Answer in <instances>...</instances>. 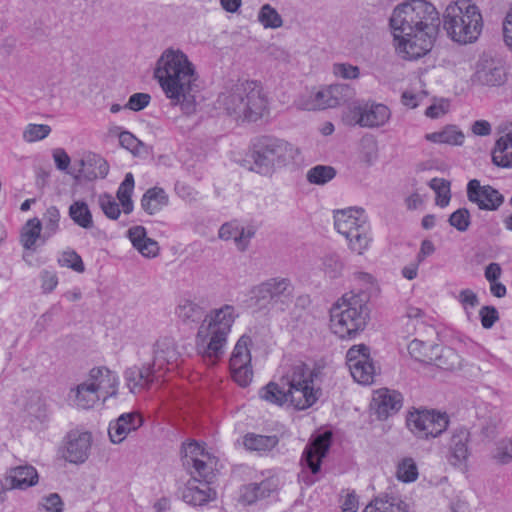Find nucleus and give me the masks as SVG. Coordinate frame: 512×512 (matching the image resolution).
I'll use <instances>...</instances> for the list:
<instances>
[{
  "instance_id": "nucleus-54",
  "label": "nucleus",
  "mask_w": 512,
  "mask_h": 512,
  "mask_svg": "<svg viewBox=\"0 0 512 512\" xmlns=\"http://www.w3.org/2000/svg\"><path fill=\"white\" fill-rule=\"evenodd\" d=\"M458 301L461 303L467 317L470 319L472 312L470 309L479 304V298L475 292L470 289H463L458 295Z\"/></svg>"
},
{
  "instance_id": "nucleus-29",
  "label": "nucleus",
  "mask_w": 512,
  "mask_h": 512,
  "mask_svg": "<svg viewBox=\"0 0 512 512\" xmlns=\"http://www.w3.org/2000/svg\"><path fill=\"white\" fill-rule=\"evenodd\" d=\"M38 478L37 470L31 465L15 467L6 477V482H9L6 489H27L36 485Z\"/></svg>"
},
{
  "instance_id": "nucleus-4",
  "label": "nucleus",
  "mask_w": 512,
  "mask_h": 512,
  "mask_svg": "<svg viewBox=\"0 0 512 512\" xmlns=\"http://www.w3.org/2000/svg\"><path fill=\"white\" fill-rule=\"evenodd\" d=\"M218 109L235 119L257 121L267 110L268 100L256 81H237L224 87L216 100Z\"/></svg>"
},
{
  "instance_id": "nucleus-64",
  "label": "nucleus",
  "mask_w": 512,
  "mask_h": 512,
  "mask_svg": "<svg viewBox=\"0 0 512 512\" xmlns=\"http://www.w3.org/2000/svg\"><path fill=\"white\" fill-rule=\"evenodd\" d=\"M359 507L358 496L355 491L347 490L341 505L342 512H356Z\"/></svg>"
},
{
  "instance_id": "nucleus-14",
  "label": "nucleus",
  "mask_w": 512,
  "mask_h": 512,
  "mask_svg": "<svg viewBox=\"0 0 512 512\" xmlns=\"http://www.w3.org/2000/svg\"><path fill=\"white\" fill-rule=\"evenodd\" d=\"M346 362L355 381L363 385L374 382L376 368L368 346L364 344L352 346L347 351Z\"/></svg>"
},
{
  "instance_id": "nucleus-44",
  "label": "nucleus",
  "mask_w": 512,
  "mask_h": 512,
  "mask_svg": "<svg viewBox=\"0 0 512 512\" xmlns=\"http://www.w3.org/2000/svg\"><path fill=\"white\" fill-rule=\"evenodd\" d=\"M396 476L398 480L404 483L416 481L418 478V468L414 459L411 457L402 459L397 465Z\"/></svg>"
},
{
  "instance_id": "nucleus-6",
  "label": "nucleus",
  "mask_w": 512,
  "mask_h": 512,
  "mask_svg": "<svg viewBox=\"0 0 512 512\" xmlns=\"http://www.w3.org/2000/svg\"><path fill=\"white\" fill-rule=\"evenodd\" d=\"M300 150L294 144L273 136H260L252 140L250 170L263 176L272 175L276 169L294 164Z\"/></svg>"
},
{
  "instance_id": "nucleus-18",
  "label": "nucleus",
  "mask_w": 512,
  "mask_h": 512,
  "mask_svg": "<svg viewBox=\"0 0 512 512\" xmlns=\"http://www.w3.org/2000/svg\"><path fill=\"white\" fill-rule=\"evenodd\" d=\"M331 446V433L325 432L310 441L302 454L301 463L313 474L320 471L322 459L327 455Z\"/></svg>"
},
{
  "instance_id": "nucleus-48",
  "label": "nucleus",
  "mask_w": 512,
  "mask_h": 512,
  "mask_svg": "<svg viewBox=\"0 0 512 512\" xmlns=\"http://www.w3.org/2000/svg\"><path fill=\"white\" fill-rule=\"evenodd\" d=\"M493 459L501 465L508 464L512 461V440L509 438L502 439L497 442Z\"/></svg>"
},
{
  "instance_id": "nucleus-23",
  "label": "nucleus",
  "mask_w": 512,
  "mask_h": 512,
  "mask_svg": "<svg viewBox=\"0 0 512 512\" xmlns=\"http://www.w3.org/2000/svg\"><path fill=\"white\" fill-rule=\"evenodd\" d=\"M358 116L356 123L361 127H379L384 125L391 116L390 109L379 103L365 104L354 109Z\"/></svg>"
},
{
  "instance_id": "nucleus-27",
  "label": "nucleus",
  "mask_w": 512,
  "mask_h": 512,
  "mask_svg": "<svg viewBox=\"0 0 512 512\" xmlns=\"http://www.w3.org/2000/svg\"><path fill=\"white\" fill-rule=\"evenodd\" d=\"M277 488V480L274 478H267L260 483H250L242 487L240 501L248 505L254 504L269 497Z\"/></svg>"
},
{
  "instance_id": "nucleus-31",
  "label": "nucleus",
  "mask_w": 512,
  "mask_h": 512,
  "mask_svg": "<svg viewBox=\"0 0 512 512\" xmlns=\"http://www.w3.org/2000/svg\"><path fill=\"white\" fill-rule=\"evenodd\" d=\"M70 393L74 394L75 404L82 409L92 408L101 399L100 394L88 379L72 388Z\"/></svg>"
},
{
  "instance_id": "nucleus-53",
  "label": "nucleus",
  "mask_w": 512,
  "mask_h": 512,
  "mask_svg": "<svg viewBox=\"0 0 512 512\" xmlns=\"http://www.w3.org/2000/svg\"><path fill=\"white\" fill-rule=\"evenodd\" d=\"M256 230L253 226H240L234 243L237 249L244 252L248 249L251 239L255 236Z\"/></svg>"
},
{
  "instance_id": "nucleus-8",
  "label": "nucleus",
  "mask_w": 512,
  "mask_h": 512,
  "mask_svg": "<svg viewBox=\"0 0 512 512\" xmlns=\"http://www.w3.org/2000/svg\"><path fill=\"white\" fill-rule=\"evenodd\" d=\"M443 28L453 41L460 44L473 43L483 28L482 15L470 0H457L446 7Z\"/></svg>"
},
{
  "instance_id": "nucleus-58",
  "label": "nucleus",
  "mask_w": 512,
  "mask_h": 512,
  "mask_svg": "<svg viewBox=\"0 0 512 512\" xmlns=\"http://www.w3.org/2000/svg\"><path fill=\"white\" fill-rule=\"evenodd\" d=\"M184 465L190 467L192 463V459L194 457H203L210 459L208 453L204 451V449L197 442H190L184 446Z\"/></svg>"
},
{
  "instance_id": "nucleus-28",
  "label": "nucleus",
  "mask_w": 512,
  "mask_h": 512,
  "mask_svg": "<svg viewBox=\"0 0 512 512\" xmlns=\"http://www.w3.org/2000/svg\"><path fill=\"white\" fill-rule=\"evenodd\" d=\"M127 237L131 241L133 247L144 257H156L159 252L157 241L147 237L146 229L137 225L129 228Z\"/></svg>"
},
{
  "instance_id": "nucleus-50",
  "label": "nucleus",
  "mask_w": 512,
  "mask_h": 512,
  "mask_svg": "<svg viewBox=\"0 0 512 512\" xmlns=\"http://www.w3.org/2000/svg\"><path fill=\"white\" fill-rule=\"evenodd\" d=\"M45 219V232L43 235V242L54 235L59 227L60 212L55 206H50L44 215Z\"/></svg>"
},
{
  "instance_id": "nucleus-2",
  "label": "nucleus",
  "mask_w": 512,
  "mask_h": 512,
  "mask_svg": "<svg viewBox=\"0 0 512 512\" xmlns=\"http://www.w3.org/2000/svg\"><path fill=\"white\" fill-rule=\"evenodd\" d=\"M154 77L173 105H179L185 114L196 111L194 86L198 76L183 51L173 48L164 50L157 60Z\"/></svg>"
},
{
  "instance_id": "nucleus-12",
  "label": "nucleus",
  "mask_w": 512,
  "mask_h": 512,
  "mask_svg": "<svg viewBox=\"0 0 512 512\" xmlns=\"http://www.w3.org/2000/svg\"><path fill=\"white\" fill-rule=\"evenodd\" d=\"M449 425L445 412L435 410H416L407 417V426L418 438L428 439L440 436Z\"/></svg>"
},
{
  "instance_id": "nucleus-52",
  "label": "nucleus",
  "mask_w": 512,
  "mask_h": 512,
  "mask_svg": "<svg viewBox=\"0 0 512 512\" xmlns=\"http://www.w3.org/2000/svg\"><path fill=\"white\" fill-rule=\"evenodd\" d=\"M99 204L103 213L110 219L116 220L120 216L119 204L109 194H103L99 197Z\"/></svg>"
},
{
  "instance_id": "nucleus-45",
  "label": "nucleus",
  "mask_w": 512,
  "mask_h": 512,
  "mask_svg": "<svg viewBox=\"0 0 512 512\" xmlns=\"http://www.w3.org/2000/svg\"><path fill=\"white\" fill-rule=\"evenodd\" d=\"M429 186L437 194L436 204L440 207H446L451 199L450 182L442 178H433L429 182Z\"/></svg>"
},
{
  "instance_id": "nucleus-60",
  "label": "nucleus",
  "mask_w": 512,
  "mask_h": 512,
  "mask_svg": "<svg viewBox=\"0 0 512 512\" xmlns=\"http://www.w3.org/2000/svg\"><path fill=\"white\" fill-rule=\"evenodd\" d=\"M41 289L44 294L51 293L58 285L56 272L43 270L40 273Z\"/></svg>"
},
{
  "instance_id": "nucleus-7",
  "label": "nucleus",
  "mask_w": 512,
  "mask_h": 512,
  "mask_svg": "<svg viewBox=\"0 0 512 512\" xmlns=\"http://www.w3.org/2000/svg\"><path fill=\"white\" fill-rule=\"evenodd\" d=\"M370 310L364 295L346 293L330 309L331 331L341 339L364 330Z\"/></svg>"
},
{
  "instance_id": "nucleus-30",
  "label": "nucleus",
  "mask_w": 512,
  "mask_h": 512,
  "mask_svg": "<svg viewBox=\"0 0 512 512\" xmlns=\"http://www.w3.org/2000/svg\"><path fill=\"white\" fill-rule=\"evenodd\" d=\"M492 162L498 167L512 168V133H507L496 141Z\"/></svg>"
},
{
  "instance_id": "nucleus-9",
  "label": "nucleus",
  "mask_w": 512,
  "mask_h": 512,
  "mask_svg": "<svg viewBox=\"0 0 512 512\" xmlns=\"http://www.w3.org/2000/svg\"><path fill=\"white\" fill-rule=\"evenodd\" d=\"M334 226L348 240L352 251L362 254L368 248L370 226L363 210L348 208L336 211Z\"/></svg>"
},
{
  "instance_id": "nucleus-5",
  "label": "nucleus",
  "mask_w": 512,
  "mask_h": 512,
  "mask_svg": "<svg viewBox=\"0 0 512 512\" xmlns=\"http://www.w3.org/2000/svg\"><path fill=\"white\" fill-rule=\"evenodd\" d=\"M235 308L223 305L205 316L197 332V350L205 361L215 364L225 353L227 338L236 319Z\"/></svg>"
},
{
  "instance_id": "nucleus-43",
  "label": "nucleus",
  "mask_w": 512,
  "mask_h": 512,
  "mask_svg": "<svg viewBox=\"0 0 512 512\" xmlns=\"http://www.w3.org/2000/svg\"><path fill=\"white\" fill-rule=\"evenodd\" d=\"M194 468V471L191 472L192 477L197 474L200 478H202L201 482L211 484L213 478L215 477L212 460L211 458H203V457H194L192 459L191 465Z\"/></svg>"
},
{
  "instance_id": "nucleus-57",
  "label": "nucleus",
  "mask_w": 512,
  "mask_h": 512,
  "mask_svg": "<svg viewBox=\"0 0 512 512\" xmlns=\"http://www.w3.org/2000/svg\"><path fill=\"white\" fill-rule=\"evenodd\" d=\"M481 325L485 329H490L499 320L498 310L494 306H483L479 311Z\"/></svg>"
},
{
  "instance_id": "nucleus-41",
  "label": "nucleus",
  "mask_w": 512,
  "mask_h": 512,
  "mask_svg": "<svg viewBox=\"0 0 512 512\" xmlns=\"http://www.w3.org/2000/svg\"><path fill=\"white\" fill-rule=\"evenodd\" d=\"M134 189V177L132 173H127L123 182L120 184L117 191V199L119 200L123 212L129 214L133 210V202L131 199Z\"/></svg>"
},
{
  "instance_id": "nucleus-26",
  "label": "nucleus",
  "mask_w": 512,
  "mask_h": 512,
  "mask_svg": "<svg viewBox=\"0 0 512 512\" xmlns=\"http://www.w3.org/2000/svg\"><path fill=\"white\" fill-rule=\"evenodd\" d=\"M142 423L141 416L136 413L122 414L115 422L109 425L108 433L110 440L113 443H121L131 431L137 430Z\"/></svg>"
},
{
  "instance_id": "nucleus-15",
  "label": "nucleus",
  "mask_w": 512,
  "mask_h": 512,
  "mask_svg": "<svg viewBox=\"0 0 512 512\" xmlns=\"http://www.w3.org/2000/svg\"><path fill=\"white\" fill-rule=\"evenodd\" d=\"M92 435L86 431L72 430L63 440L62 457L73 464L84 463L89 456Z\"/></svg>"
},
{
  "instance_id": "nucleus-37",
  "label": "nucleus",
  "mask_w": 512,
  "mask_h": 512,
  "mask_svg": "<svg viewBox=\"0 0 512 512\" xmlns=\"http://www.w3.org/2000/svg\"><path fill=\"white\" fill-rule=\"evenodd\" d=\"M69 216L81 228L90 229L94 226L92 213L84 201L73 202L69 207Z\"/></svg>"
},
{
  "instance_id": "nucleus-42",
  "label": "nucleus",
  "mask_w": 512,
  "mask_h": 512,
  "mask_svg": "<svg viewBox=\"0 0 512 512\" xmlns=\"http://www.w3.org/2000/svg\"><path fill=\"white\" fill-rule=\"evenodd\" d=\"M257 18L260 24L266 29H278L283 25L281 15L270 4H264L260 8Z\"/></svg>"
},
{
  "instance_id": "nucleus-46",
  "label": "nucleus",
  "mask_w": 512,
  "mask_h": 512,
  "mask_svg": "<svg viewBox=\"0 0 512 512\" xmlns=\"http://www.w3.org/2000/svg\"><path fill=\"white\" fill-rule=\"evenodd\" d=\"M57 262L61 267L70 268L78 273H83L85 270L81 256L72 249L63 251Z\"/></svg>"
},
{
  "instance_id": "nucleus-24",
  "label": "nucleus",
  "mask_w": 512,
  "mask_h": 512,
  "mask_svg": "<svg viewBox=\"0 0 512 512\" xmlns=\"http://www.w3.org/2000/svg\"><path fill=\"white\" fill-rule=\"evenodd\" d=\"M153 353L152 367L158 372L164 369L171 370L177 366L179 353L173 339L165 337L158 340L154 345Z\"/></svg>"
},
{
  "instance_id": "nucleus-34",
  "label": "nucleus",
  "mask_w": 512,
  "mask_h": 512,
  "mask_svg": "<svg viewBox=\"0 0 512 512\" xmlns=\"http://www.w3.org/2000/svg\"><path fill=\"white\" fill-rule=\"evenodd\" d=\"M168 201L169 198L164 189L153 187L144 193L141 199V207L145 212L153 215L159 212L163 207L167 206Z\"/></svg>"
},
{
  "instance_id": "nucleus-62",
  "label": "nucleus",
  "mask_w": 512,
  "mask_h": 512,
  "mask_svg": "<svg viewBox=\"0 0 512 512\" xmlns=\"http://www.w3.org/2000/svg\"><path fill=\"white\" fill-rule=\"evenodd\" d=\"M41 506L47 512H62L63 502L61 497L57 493H51L48 496L42 498Z\"/></svg>"
},
{
  "instance_id": "nucleus-51",
  "label": "nucleus",
  "mask_w": 512,
  "mask_h": 512,
  "mask_svg": "<svg viewBox=\"0 0 512 512\" xmlns=\"http://www.w3.org/2000/svg\"><path fill=\"white\" fill-rule=\"evenodd\" d=\"M332 98L337 102V106L345 103L355 96V90L348 84H333L330 85Z\"/></svg>"
},
{
  "instance_id": "nucleus-61",
  "label": "nucleus",
  "mask_w": 512,
  "mask_h": 512,
  "mask_svg": "<svg viewBox=\"0 0 512 512\" xmlns=\"http://www.w3.org/2000/svg\"><path fill=\"white\" fill-rule=\"evenodd\" d=\"M150 99L151 97L147 93H135L130 96L125 108L133 111H140L148 106Z\"/></svg>"
},
{
  "instance_id": "nucleus-13",
  "label": "nucleus",
  "mask_w": 512,
  "mask_h": 512,
  "mask_svg": "<svg viewBox=\"0 0 512 512\" xmlns=\"http://www.w3.org/2000/svg\"><path fill=\"white\" fill-rule=\"evenodd\" d=\"M250 344L251 338L242 335L234 346L229 360L231 377L241 387H247L253 378Z\"/></svg>"
},
{
  "instance_id": "nucleus-25",
  "label": "nucleus",
  "mask_w": 512,
  "mask_h": 512,
  "mask_svg": "<svg viewBox=\"0 0 512 512\" xmlns=\"http://www.w3.org/2000/svg\"><path fill=\"white\" fill-rule=\"evenodd\" d=\"M470 439L469 430L460 426L453 430L449 444V462L453 466L464 464L469 456L468 442Z\"/></svg>"
},
{
  "instance_id": "nucleus-47",
  "label": "nucleus",
  "mask_w": 512,
  "mask_h": 512,
  "mask_svg": "<svg viewBox=\"0 0 512 512\" xmlns=\"http://www.w3.org/2000/svg\"><path fill=\"white\" fill-rule=\"evenodd\" d=\"M51 133V127L46 124H28L23 131L26 142H36L45 139Z\"/></svg>"
},
{
  "instance_id": "nucleus-63",
  "label": "nucleus",
  "mask_w": 512,
  "mask_h": 512,
  "mask_svg": "<svg viewBox=\"0 0 512 512\" xmlns=\"http://www.w3.org/2000/svg\"><path fill=\"white\" fill-rule=\"evenodd\" d=\"M241 225H239L236 221H231L224 223L221 225L218 236L220 239L228 241V240H235L237 232L239 230Z\"/></svg>"
},
{
  "instance_id": "nucleus-38",
  "label": "nucleus",
  "mask_w": 512,
  "mask_h": 512,
  "mask_svg": "<svg viewBox=\"0 0 512 512\" xmlns=\"http://www.w3.org/2000/svg\"><path fill=\"white\" fill-rule=\"evenodd\" d=\"M425 138L434 143L461 145L464 141V134L455 126H447L441 131L426 134Z\"/></svg>"
},
{
  "instance_id": "nucleus-36",
  "label": "nucleus",
  "mask_w": 512,
  "mask_h": 512,
  "mask_svg": "<svg viewBox=\"0 0 512 512\" xmlns=\"http://www.w3.org/2000/svg\"><path fill=\"white\" fill-rule=\"evenodd\" d=\"M176 314L184 323H198L204 316V309L199 304L184 299L177 306Z\"/></svg>"
},
{
  "instance_id": "nucleus-39",
  "label": "nucleus",
  "mask_w": 512,
  "mask_h": 512,
  "mask_svg": "<svg viewBox=\"0 0 512 512\" xmlns=\"http://www.w3.org/2000/svg\"><path fill=\"white\" fill-rule=\"evenodd\" d=\"M42 224L38 218L28 220L21 232V244L27 250H34L37 239L41 238Z\"/></svg>"
},
{
  "instance_id": "nucleus-22",
  "label": "nucleus",
  "mask_w": 512,
  "mask_h": 512,
  "mask_svg": "<svg viewBox=\"0 0 512 512\" xmlns=\"http://www.w3.org/2000/svg\"><path fill=\"white\" fill-rule=\"evenodd\" d=\"M88 380L105 401L108 397L115 396L119 385L117 374L107 367H94L89 371Z\"/></svg>"
},
{
  "instance_id": "nucleus-21",
  "label": "nucleus",
  "mask_w": 512,
  "mask_h": 512,
  "mask_svg": "<svg viewBox=\"0 0 512 512\" xmlns=\"http://www.w3.org/2000/svg\"><path fill=\"white\" fill-rule=\"evenodd\" d=\"M157 370L152 364L147 366H132L125 370L124 379L133 394L147 390L158 379Z\"/></svg>"
},
{
  "instance_id": "nucleus-32",
  "label": "nucleus",
  "mask_w": 512,
  "mask_h": 512,
  "mask_svg": "<svg viewBox=\"0 0 512 512\" xmlns=\"http://www.w3.org/2000/svg\"><path fill=\"white\" fill-rule=\"evenodd\" d=\"M279 443L277 435H260L247 433L243 438V445L247 450L263 454L274 449Z\"/></svg>"
},
{
  "instance_id": "nucleus-49",
  "label": "nucleus",
  "mask_w": 512,
  "mask_h": 512,
  "mask_svg": "<svg viewBox=\"0 0 512 512\" xmlns=\"http://www.w3.org/2000/svg\"><path fill=\"white\" fill-rule=\"evenodd\" d=\"M448 222L459 232L467 231L471 224V216L469 210L467 208H459L450 215Z\"/></svg>"
},
{
  "instance_id": "nucleus-16",
  "label": "nucleus",
  "mask_w": 512,
  "mask_h": 512,
  "mask_svg": "<svg viewBox=\"0 0 512 512\" xmlns=\"http://www.w3.org/2000/svg\"><path fill=\"white\" fill-rule=\"evenodd\" d=\"M467 198L485 211H496L504 203V196L497 189L490 185L482 186L477 179L468 182Z\"/></svg>"
},
{
  "instance_id": "nucleus-20",
  "label": "nucleus",
  "mask_w": 512,
  "mask_h": 512,
  "mask_svg": "<svg viewBox=\"0 0 512 512\" xmlns=\"http://www.w3.org/2000/svg\"><path fill=\"white\" fill-rule=\"evenodd\" d=\"M181 497L190 506H204L216 499V491L210 487V484L192 477L182 488Z\"/></svg>"
},
{
  "instance_id": "nucleus-19",
  "label": "nucleus",
  "mask_w": 512,
  "mask_h": 512,
  "mask_svg": "<svg viewBox=\"0 0 512 512\" xmlns=\"http://www.w3.org/2000/svg\"><path fill=\"white\" fill-rule=\"evenodd\" d=\"M402 401L403 398L399 392L382 388L374 392L371 409L374 410L378 419L384 420L400 410Z\"/></svg>"
},
{
  "instance_id": "nucleus-59",
  "label": "nucleus",
  "mask_w": 512,
  "mask_h": 512,
  "mask_svg": "<svg viewBox=\"0 0 512 512\" xmlns=\"http://www.w3.org/2000/svg\"><path fill=\"white\" fill-rule=\"evenodd\" d=\"M119 142L123 148L129 150L134 155L139 154V148L143 146V144L132 133L128 131L120 133Z\"/></svg>"
},
{
  "instance_id": "nucleus-35",
  "label": "nucleus",
  "mask_w": 512,
  "mask_h": 512,
  "mask_svg": "<svg viewBox=\"0 0 512 512\" xmlns=\"http://www.w3.org/2000/svg\"><path fill=\"white\" fill-rule=\"evenodd\" d=\"M363 512H408L407 505L398 497H377L371 501Z\"/></svg>"
},
{
  "instance_id": "nucleus-11",
  "label": "nucleus",
  "mask_w": 512,
  "mask_h": 512,
  "mask_svg": "<svg viewBox=\"0 0 512 512\" xmlns=\"http://www.w3.org/2000/svg\"><path fill=\"white\" fill-rule=\"evenodd\" d=\"M408 352L415 360L444 370H453L460 364V357L454 349L427 344L417 339L409 343Z\"/></svg>"
},
{
  "instance_id": "nucleus-3",
  "label": "nucleus",
  "mask_w": 512,
  "mask_h": 512,
  "mask_svg": "<svg viewBox=\"0 0 512 512\" xmlns=\"http://www.w3.org/2000/svg\"><path fill=\"white\" fill-rule=\"evenodd\" d=\"M314 376L316 373L306 364H295L278 382L271 381L262 387L259 397L278 406L289 403L297 410H305L321 395V390L313 386Z\"/></svg>"
},
{
  "instance_id": "nucleus-33",
  "label": "nucleus",
  "mask_w": 512,
  "mask_h": 512,
  "mask_svg": "<svg viewBox=\"0 0 512 512\" xmlns=\"http://www.w3.org/2000/svg\"><path fill=\"white\" fill-rule=\"evenodd\" d=\"M85 173V177L89 180L97 178H105L109 172L107 161L100 155L90 153L80 161Z\"/></svg>"
},
{
  "instance_id": "nucleus-55",
  "label": "nucleus",
  "mask_w": 512,
  "mask_h": 512,
  "mask_svg": "<svg viewBox=\"0 0 512 512\" xmlns=\"http://www.w3.org/2000/svg\"><path fill=\"white\" fill-rule=\"evenodd\" d=\"M314 106L318 109L334 108L337 102L332 98L331 87L319 90L314 96Z\"/></svg>"
},
{
  "instance_id": "nucleus-10",
  "label": "nucleus",
  "mask_w": 512,
  "mask_h": 512,
  "mask_svg": "<svg viewBox=\"0 0 512 512\" xmlns=\"http://www.w3.org/2000/svg\"><path fill=\"white\" fill-rule=\"evenodd\" d=\"M294 287L289 278L273 277L254 286L251 300L260 309L285 306L292 302Z\"/></svg>"
},
{
  "instance_id": "nucleus-56",
  "label": "nucleus",
  "mask_w": 512,
  "mask_h": 512,
  "mask_svg": "<svg viewBox=\"0 0 512 512\" xmlns=\"http://www.w3.org/2000/svg\"><path fill=\"white\" fill-rule=\"evenodd\" d=\"M333 74L343 79H357L360 75L358 66L349 63H335L333 65Z\"/></svg>"
},
{
  "instance_id": "nucleus-17",
  "label": "nucleus",
  "mask_w": 512,
  "mask_h": 512,
  "mask_svg": "<svg viewBox=\"0 0 512 512\" xmlns=\"http://www.w3.org/2000/svg\"><path fill=\"white\" fill-rule=\"evenodd\" d=\"M507 78L506 70L501 59L483 55L476 65L474 82L485 86H500Z\"/></svg>"
},
{
  "instance_id": "nucleus-1",
  "label": "nucleus",
  "mask_w": 512,
  "mask_h": 512,
  "mask_svg": "<svg viewBox=\"0 0 512 512\" xmlns=\"http://www.w3.org/2000/svg\"><path fill=\"white\" fill-rule=\"evenodd\" d=\"M396 50L406 60H417L432 49L439 32L440 17L426 0H408L397 5L390 17Z\"/></svg>"
},
{
  "instance_id": "nucleus-40",
  "label": "nucleus",
  "mask_w": 512,
  "mask_h": 512,
  "mask_svg": "<svg viewBox=\"0 0 512 512\" xmlns=\"http://www.w3.org/2000/svg\"><path fill=\"white\" fill-rule=\"evenodd\" d=\"M336 169L329 165H316L306 173V179L310 184L325 185L335 178Z\"/></svg>"
}]
</instances>
